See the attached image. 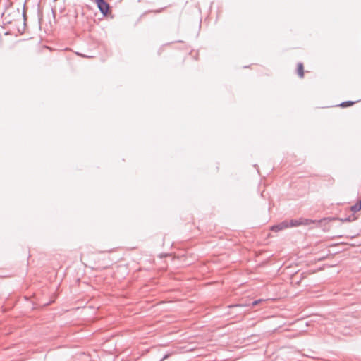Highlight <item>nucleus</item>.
Masks as SVG:
<instances>
[{
  "label": "nucleus",
  "mask_w": 361,
  "mask_h": 361,
  "mask_svg": "<svg viewBox=\"0 0 361 361\" xmlns=\"http://www.w3.org/2000/svg\"><path fill=\"white\" fill-rule=\"evenodd\" d=\"M97 8L104 16H106L110 12V6L105 0H94Z\"/></svg>",
  "instance_id": "nucleus-1"
},
{
  "label": "nucleus",
  "mask_w": 361,
  "mask_h": 361,
  "mask_svg": "<svg viewBox=\"0 0 361 361\" xmlns=\"http://www.w3.org/2000/svg\"><path fill=\"white\" fill-rule=\"evenodd\" d=\"M338 219L342 222H352L357 219V216L354 214H352L347 217L339 218Z\"/></svg>",
  "instance_id": "nucleus-2"
},
{
  "label": "nucleus",
  "mask_w": 361,
  "mask_h": 361,
  "mask_svg": "<svg viewBox=\"0 0 361 361\" xmlns=\"http://www.w3.org/2000/svg\"><path fill=\"white\" fill-rule=\"evenodd\" d=\"M297 71H298V75L300 78H302L304 76V68H303V64L302 63H299L298 64Z\"/></svg>",
  "instance_id": "nucleus-3"
},
{
  "label": "nucleus",
  "mask_w": 361,
  "mask_h": 361,
  "mask_svg": "<svg viewBox=\"0 0 361 361\" xmlns=\"http://www.w3.org/2000/svg\"><path fill=\"white\" fill-rule=\"evenodd\" d=\"M290 227H296L301 225L300 219H292L289 221Z\"/></svg>",
  "instance_id": "nucleus-4"
},
{
  "label": "nucleus",
  "mask_w": 361,
  "mask_h": 361,
  "mask_svg": "<svg viewBox=\"0 0 361 361\" xmlns=\"http://www.w3.org/2000/svg\"><path fill=\"white\" fill-rule=\"evenodd\" d=\"M355 103V102H353V101H345V102H341L340 104H339V106H341L343 108H345V107H348V106H352L353 104H354Z\"/></svg>",
  "instance_id": "nucleus-5"
},
{
  "label": "nucleus",
  "mask_w": 361,
  "mask_h": 361,
  "mask_svg": "<svg viewBox=\"0 0 361 361\" xmlns=\"http://www.w3.org/2000/svg\"><path fill=\"white\" fill-rule=\"evenodd\" d=\"M301 225H310L312 223H314V221L307 219H300Z\"/></svg>",
  "instance_id": "nucleus-6"
},
{
  "label": "nucleus",
  "mask_w": 361,
  "mask_h": 361,
  "mask_svg": "<svg viewBox=\"0 0 361 361\" xmlns=\"http://www.w3.org/2000/svg\"><path fill=\"white\" fill-rule=\"evenodd\" d=\"M281 230H283V229L282 228H281V224H278L276 225H274L271 227V231H275V232H277V231H281Z\"/></svg>",
  "instance_id": "nucleus-7"
},
{
  "label": "nucleus",
  "mask_w": 361,
  "mask_h": 361,
  "mask_svg": "<svg viewBox=\"0 0 361 361\" xmlns=\"http://www.w3.org/2000/svg\"><path fill=\"white\" fill-rule=\"evenodd\" d=\"M281 230H283V229L282 228H281V224H278L276 225H274L271 227V231H275V232H277V231H281Z\"/></svg>",
  "instance_id": "nucleus-8"
},
{
  "label": "nucleus",
  "mask_w": 361,
  "mask_h": 361,
  "mask_svg": "<svg viewBox=\"0 0 361 361\" xmlns=\"http://www.w3.org/2000/svg\"><path fill=\"white\" fill-rule=\"evenodd\" d=\"M247 306V305H246V304H235V305H229L228 307H230V308H233V307L242 308V307H245Z\"/></svg>",
  "instance_id": "nucleus-9"
},
{
  "label": "nucleus",
  "mask_w": 361,
  "mask_h": 361,
  "mask_svg": "<svg viewBox=\"0 0 361 361\" xmlns=\"http://www.w3.org/2000/svg\"><path fill=\"white\" fill-rule=\"evenodd\" d=\"M279 224H281V228H282L283 229L290 227L289 222L287 221H283Z\"/></svg>",
  "instance_id": "nucleus-10"
},
{
  "label": "nucleus",
  "mask_w": 361,
  "mask_h": 361,
  "mask_svg": "<svg viewBox=\"0 0 361 361\" xmlns=\"http://www.w3.org/2000/svg\"><path fill=\"white\" fill-rule=\"evenodd\" d=\"M350 210L353 212V213H355L360 210V208L357 207V205L355 204L350 207Z\"/></svg>",
  "instance_id": "nucleus-11"
},
{
  "label": "nucleus",
  "mask_w": 361,
  "mask_h": 361,
  "mask_svg": "<svg viewBox=\"0 0 361 361\" xmlns=\"http://www.w3.org/2000/svg\"><path fill=\"white\" fill-rule=\"evenodd\" d=\"M260 301V300L253 301L251 304V307H253L256 306Z\"/></svg>",
  "instance_id": "nucleus-12"
},
{
  "label": "nucleus",
  "mask_w": 361,
  "mask_h": 361,
  "mask_svg": "<svg viewBox=\"0 0 361 361\" xmlns=\"http://www.w3.org/2000/svg\"><path fill=\"white\" fill-rule=\"evenodd\" d=\"M356 204L360 208V210H361V199L356 203Z\"/></svg>",
  "instance_id": "nucleus-13"
},
{
  "label": "nucleus",
  "mask_w": 361,
  "mask_h": 361,
  "mask_svg": "<svg viewBox=\"0 0 361 361\" xmlns=\"http://www.w3.org/2000/svg\"><path fill=\"white\" fill-rule=\"evenodd\" d=\"M169 357V354L165 355L161 361L167 359Z\"/></svg>",
  "instance_id": "nucleus-14"
}]
</instances>
